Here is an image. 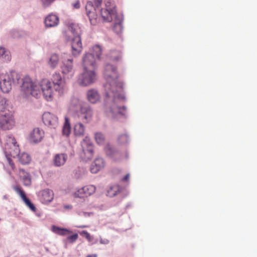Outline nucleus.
<instances>
[{
  "label": "nucleus",
  "instance_id": "obj_46",
  "mask_svg": "<svg viewBox=\"0 0 257 257\" xmlns=\"http://www.w3.org/2000/svg\"><path fill=\"white\" fill-rule=\"evenodd\" d=\"M85 257H97V254H95V253L90 254H88Z\"/></svg>",
  "mask_w": 257,
  "mask_h": 257
},
{
  "label": "nucleus",
  "instance_id": "obj_36",
  "mask_svg": "<svg viewBox=\"0 0 257 257\" xmlns=\"http://www.w3.org/2000/svg\"><path fill=\"white\" fill-rule=\"evenodd\" d=\"M55 0H41L43 6L44 8L49 7Z\"/></svg>",
  "mask_w": 257,
  "mask_h": 257
},
{
  "label": "nucleus",
  "instance_id": "obj_41",
  "mask_svg": "<svg viewBox=\"0 0 257 257\" xmlns=\"http://www.w3.org/2000/svg\"><path fill=\"white\" fill-rule=\"evenodd\" d=\"M6 53L5 49L3 47H0V57L3 56Z\"/></svg>",
  "mask_w": 257,
  "mask_h": 257
},
{
  "label": "nucleus",
  "instance_id": "obj_10",
  "mask_svg": "<svg viewBox=\"0 0 257 257\" xmlns=\"http://www.w3.org/2000/svg\"><path fill=\"white\" fill-rule=\"evenodd\" d=\"M62 59V64L61 67L62 73L65 77H71L74 74L73 60L68 58L65 55L63 57Z\"/></svg>",
  "mask_w": 257,
  "mask_h": 257
},
{
  "label": "nucleus",
  "instance_id": "obj_15",
  "mask_svg": "<svg viewBox=\"0 0 257 257\" xmlns=\"http://www.w3.org/2000/svg\"><path fill=\"white\" fill-rule=\"evenodd\" d=\"M96 58L91 53H86L83 58L82 65L83 69L95 70Z\"/></svg>",
  "mask_w": 257,
  "mask_h": 257
},
{
  "label": "nucleus",
  "instance_id": "obj_42",
  "mask_svg": "<svg viewBox=\"0 0 257 257\" xmlns=\"http://www.w3.org/2000/svg\"><path fill=\"white\" fill-rule=\"evenodd\" d=\"M100 243H101V244H108V243L109 241H108L107 239H100Z\"/></svg>",
  "mask_w": 257,
  "mask_h": 257
},
{
  "label": "nucleus",
  "instance_id": "obj_26",
  "mask_svg": "<svg viewBox=\"0 0 257 257\" xmlns=\"http://www.w3.org/2000/svg\"><path fill=\"white\" fill-rule=\"evenodd\" d=\"M52 230L56 234L61 236H67L72 233V231L69 229L56 226H53Z\"/></svg>",
  "mask_w": 257,
  "mask_h": 257
},
{
  "label": "nucleus",
  "instance_id": "obj_21",
  "mask_svg": "<svg viewBox=\"0 0 257 257\" xmlns=\"http://www.w3.org/2000/svg\"><path fill=\"white\" fill-rule=\"evenodd\" d=\"M41 200L43 203L47 204L51 202L54 198L53 191L50 189H45L42 191Z\"/></svg>",
  "mask_w": 257,
  "mask_h": 257
},
{
  "label": "nucleus",
  "instance_id": "obj_45",
  "mask_svg": "<svg viewBox=\"0 0 257 257\" xmlns=\"http://www.w3.org/2000/svg\"><path fill=\"white\" fill-rule=\"evenodd\" d=\"M85 233H88L87 231L86 230H83L81 232H80V234L81 235V236H83L85 237H86V234Z\"/></svg>",
  "mask_w": 257,
  "mask_h": 257
},
{
  "label": "nucleus",
  "instance_id": "obj_34",
  "mask_svg": "<svg viewBox=\"0 0 257 257\" xmlns=\"http://www.w3.org/2000/svg\"><path fill=\"white\" fill-rule=\"evenodd\" d=\"M95 139L96 143L99 145H103L105 142V138L103 134L97 133L95 135Z\"/></svg>",
  "mask_w": 257,
  "mask_h": 257
},
{
  "label": "nucleus",
  "instance_id": "obj_24",
  "mask_svg": "<svg viewBox=\"0 0 257 257\" xmlns=\"http://www.w3.org/2000/svg\"><path fill=\"white\" fill-rule=\"evenodd\" d=\"M67 159V156L65 154H58L54 158V163L56 166L63 165Z\"/></svg>",
  "mask_w": 257,
  "mask_h": 257
},
{
  "label": "nucleus",
  "instance_id": "obj_9",
  "mask_svg": "<svg viewBox=\"0 0 257 257\" xmlns=\"http://www.w3.org/2000/svg\"><path fill=\"white\" fill-rule=\"evenodd\" d=\"M39 85L40 87V92L42 91L45 99L48 101L51 100L55 91L51 81L44 79L41 81Z\"/></svg>",
  "mask_w": 257,
  "mask_h": 257
},
{
  "label": "nucleus",
  "instance_id": "obj_4",
  "mask_svg": "<svg viewBox=\"0 0 257 257\" xmlns=\"http://www.w3.org/2000/svg\"><path fill=\"white\" fill-rule=\"evenodd\" d=\"M21 91L24 97H28L31 95L38 97L40 95V87L39 84L33 81L29 76H25L23 79Z\"/></svg>",
  "mask_w": 257,
  "mask_h": 257
},
{
  "label": "nucleus",
  "instance_id": "obj_23",
  "mask_svg": "<svg viewBox=\"0 0 257 257\" xmlns=\"http://www.w3.org/2000/svg\"><path fill=\"white\" fill-rule=\"evenodd\" d=\"M87 98L92 103H95L100 99V95L97 90L92 89L87 92Z\"/></svg>",
  "mask_w": 257,
  "mask_h": 257
},
{
  "label": "nucleus",
  "instance_id": "obj_44",
  "mask_svg": "<svg viewBox=\"0 0 257 257\" xmlns=\"http://www.w3.org/2000/svg\"><path fill=\"white\" fill-rule=\"evenodd\" d=\"M64 208L65 209H71L72 208V206L71 205H65L64 206Z\"/></svg>",
  "mask_w": 257,
  "mask_h": 257
},
{
  "label": "nucleus",
  "instance_id": "obj_19",
  "mask_svg": "<svg viewBox=\"0 0 257 257\" xmlns=\"http://www.w3.org/2000/svg\"><path fill=\"white\" fill-rule=\"evenodd\" d=\"M105 163L102 158L96 159L90 167V171L92 173H97L98 171L104 168Z\"/></svg>",
  "mask_w": 257,
  "mask_h": 257
},
{
  "label": "nucleus",
  "instance_id": "obj_14",
  "mask_svg": "<svg viewBox=\"0 0 257 257\" xmlns=\"http://www.w3.org/2000/svg\"><path fill=\"white\" fill-rule=\"evenodd\" d=\"M80 118L85 122L90 121L93 116V111L90 106L84 103L80 105Z\"/></svg>",
  "mask_w": 257,
  "mask_h": 257
},
{
  "label": "nucleus",
  "instance_id": "obj_6",
  "mask_svg": "<svg viewBox=\"0 0 257 257\" xmlns=\"http://www.w3.org/2000/svg\"><path fill=\"white\" fill-rule=\"evenodd\" d=\"M6 155H10L14 158L17 157L20 153L19 145L16 139L11 136H7L4 145Z\"/></svg>",
  "mask_w": 257,
  "mask_h": 257
},
{
  "label": "nucleus",
  "instance_id": "obj_31",
  "mask_svg": "<svg viewBox=\"0 0 257 257\" xmlns=\"http://www.w3.org/2000/svg\"><path fill=\"white\" fill-rule=\"evenodd\" d=\"M59 60L58 56L55 54H53L49 59L48 62L49 65L51 68H54L57 66Z\"/></svg>",
  "mask_w": 257,
  "mask_h": 257
},
{
  "label": "nucleus",
  "instance_id": "obj_40",
  "mask_svg": "<svg viewBox=\"0 0 257 257\" xmlns=\"http://www.w3.org/2000/svg\"><path fill=\"white\" fill-rule=\"evenodd\" d=\"M73 7L75 9H78L80 7V3H79V1H77L76 2H75L73 4Z\"/></svg>",
  "mask_w": 257,
  "mask_h": 257
},
{
  "label": "nucleus",
  "instance_id": "obj_5",
  "mask_svg": "<svg viewBox=\"0 0 257 257\" xmlns=\"http://www.w3.org/2000/svg\"><path fill=\"white\" fill-rule=\"evenodd\" d=\"M15 79L19 80L17 74L14 71L2 73L0 74V89L4 93L9 92L12 89Z\"/></svg>",
  "mask_w": 257,
  "mask_h": 257
},
{
  "label": "nucleus",
  "instance_id": "obj_28",
  "mask_svg": "<svg viewBox=\"0 0 257 257\" xmlns=\"http://www.w3.org/2000/svg\"><path fill=\"white\" fill-rule=\"evenodd\" d=\"M18 156L19 162L22 164H29L31 160L30 156L26 153H23L21 154L19 153Z\"/></svg>",
  "mask_w": 257,
  "mask_h": 257
},
{
  "label": "nucleus",
  "instance_id": "obj_25",
  "mask_svg": "<svg viewBox=\"0 0 257 257\" xmlns=\"http://www.w3.org/2000/svg\"><path fill=\"white\" fill-rule=\"evenodd\" d=\"M19 175L24 185H30L31 184V178L28 173L25 172L24 170L20 169L19 170Z\"/></svg>",
  "mask_w": 257,
  "mask_h": 257
},
{
  "label": "nucleus",
  "instance_id": "obj_43",
  "mask_svg": "<svg viewBox=\"0 0 257 257\" xmlns=\"http://www.w3.org/2000/svg\"><path fill=\"white\" fill-rule=\"evenodd\" d=\"M129 177H130V174H127L126 175H125L124 176V177L122 179V181H126L128 180L129 179Z\"/></svg>",
  "mask_w": 257,
  "mask_h": 257
},
{
  "label": "nucleus",
  "instance_id": "obj_8",
  "mask_svg": "<svg viewBox=\"0 0 257 257\" xmlns=\"http://www.w3.org/2000/svg\"><path fill=\"white\" fill-rule=\"evenodd\" d=\"M102 3V0H94V5L92 2H88L87 3L85 8L87 15L89 18L90 23L95 25L97 22V15L96 14V10L99 9Z\"/></svg>",
  "mask_w": 257,
  "mask_h": 257
},
{
  "label": "nucleus",
  "instance_id": "obj_2",
  "mask_svg": "<svg viewBox=\"0 0 257 257\" xmlns=\"http://www.w3.org/2000/svg\"><path fill=\"white\" fill-rule=\"evenodd\" d=\"M6 100L0 98V127L4 130H9L15 125L14 114L11 111L6 109Z\"/></svg>",
  "mask_w": 257,
  "mask_h": 257
},
{
  "label": "nucleus",
  "instance_id": "obj_32",
  "mask_svg": "<svg viewBox=\"0 0 257 257\" xmlns=\"http://www.w3.org/2000/svg\"><path fill=\"white\" fill-rule=\"evenodd\" d=\"M109 57L112 60L118 61L121 58V53L118 51L112 50L109 52Z\"/></svg>",
  "mask_w": 257,
  "mask_h": 257
},
{
  "label": "nucleus",
  "instance_id": "obj_7",
  "mask_svg": "<svg viewBox=\"0 0 257 257\" xmlns=\"http://www.w3.org/2000/svg\"><path fill=\"white\" fill-rule=\"evenodd\" d=\"M97 79L94 69H83V72L79 75L78 82L82 86H88L93 83Z\"/></svg>",
  "mask_w": 257,
  "mask_h": 257
},
{
  "label": "nucleus",
  "instance_id": "obj_12",
  "mask_svg": "<svg viewBox=\"0 0 257 257\" xmlns=\"http://www.w3.org/2000/svg\"><path fill=\"white\" fill-rule=\"evenodd\" d=\"M95 187L93 185H89L85 186L78 189L73 193V196L74 198H84L87 197L95 191Z\"/></svg>",
  "mask_w": 257,
  "mask_h": 257
},
{
  "label": "nucleus",
  "instance_id": "obj_35",
  "mask_svg": "<svg viewBox=\"0 0 257 257\" xmlns=\"http://www.w3.org/2000/svg\"><path fill=\"white\" fill-rule=\"evenodd\" d=\"M78 234L77 233H75L73 235L68 236L67 237L66 239L68 242H69L70 243H73V242H75L78 239Z\"/></svg>",
  "mask_w": 257,
  "mask_h": 257
},
{
  "label": "nucleus",
  "instance_id": "obj_47",
  "mask_svg": "<svg viewBox=\"0 0 257 257\" xmlns=\"http://www.w3.org/2000/svg\"><path fill=\"white\" fill-rule=\"evenodd\" d=\"M83 214H84V215L85 216H86V215H87L89 216V215H90V213H86V212H84V213H83Z\"/></svg>",
  "mask_w": 257,
  "mask_h": 257
},
{
  "label": "nucleus",
  "instance_id": "obj_1",
  "mask_svg": "<svg viewBox=\"0 0 257 257\" xmlns=\"http://www.w3.org/2000/svg\"><path fill=\"white\" fill-rule=\"evenodd\" d=\"M104 76L106 83L104 85L106 96V103L104 105V113L110 117H115L118 114L124 115L126 108L124 106L118 107L114 100L116 98L123 99V83L117 80V73L116 68L113 65H106Z\"/></svg>",
  "mask_w": 257,
  "mask_h": 257
},
{
  "label": "nucleus",
  "instance_id": "obj_37",
  "mask_svg": "<svg viewBox=\"0 0 257 257\" xmlns=\"http://www.w3.org/2000/svg\"><path fill=\"white\" fill-rule=\"evenodd\" d=\"M122 29V26L120 24H116L114 25L113 30L117 33H119L121 31Z\"/></svg>",
  "mask_w": 257,
  "mask_h": 257
},
{
  "label": "nucleus",
  "instance_id": "obj_39",
  "mask_svg": "<svg viewBox=\"0 0 257 257\" xmlns=\"http://www.w3.org/2000/svg\"><path fill=\"white\" fill-rule=\"evenodd\" d=\"M86 234V239L89 241L91 242L92 241L93 237L89 233H85Z\"/></svg>",
  "mask_w": 257,
  "mask_h": 257
},
{
  "label": "nucleus",
  "instance_id": "obj_48",
  "mask_svg": "<svg viewBox=\"0 0 257 257\" xmlns=\"http://www.w3.org/2000/svg\"><path fill=\"white\" fill-rule=\"evenodd\" d=\"M121 137L124 138L125 140H126V139H127V137L125 135H123V136H121Z\"/></svg>",
  "mask_w": 257,
  "mask_h": 257
},
{
  "label": "nucleus",
  "instance_id": "obj_20",
  "mask_svg": "<svg viewBox=\"0 0 257 257\" xmlns=\"http://www.w3.org/2000/svg\"><path fill=\"white\" fill-rule=\"evenodd\" d=\"M58 17L54 14H50L45 19V24L46 27L50 28L55 27L59 24Z\"/></svg>",
  "mask_w": 257,
  "mask_h": 257
},
{
  "label": "nucleus",
  "instance_id": "obj_16",
  "mask_svg": "<svg viewBox=\"0 0 257 257\" xmlns=\"http://www.w3.org/2000/svg\"><path fill=\"white\" fill-rule=\"evenodd\" d=\"M42 119L45 125L51 127H56L58 124V119L56 115L49 112H45Z\"/></svg>",
  "mask_w": 257,
  "mask_h": 257
},
{
  "label": "nucleus",
  "instance_id": "obj_30",
  "mask_svg": "<svg viewBox=\"0 0 257 257\" xmlns=\"http://www.w3.org/2000/svg\"><path fill=\"white\" fill-rule=\"evenodd\" d=\"M74 134L77 136H82L85 132L84 126L81 123H78L74 126Z\"/></svg>",
  "mask_w": 257,
  "mask_h": 257
},
{
  "label": "nucleus",
  "instance_id": "obj_27",
  "mask_svg": "<svg viewBox=\"0 0 257 257\" xmlns=\"http://www.w3.org/2000/svg\"><path fill=\"white\" fill-rule=\"evenodd\" d=\"M121 188L118 185H114L110 186L107 190V195L110 197H112L116 195L120 192Z\"/></svg>",
  "mask_w": 257,
  "mask_h": 257
},
{
  "label": "nucleus",
  "instance_id": "obj_49",
  "mask_svg": "<svg viewBox=\"0 0 257 257\" xmlns=\"http://www.w3.org/2000/svg\"><path fill=\"white\" fill-rule=\"evenodd\" d=\"M86 227L85 226H83L81 227Z\"/></svg>",
  "mask_w": 257,
  "mask_h": 257
},
{
  "label": "nucleus",
  "instance_id": "obj_18",
  "mask_svg": "<svg viewBox=\"0 0 257 257\" xmlns=\"http://www.w3.org/2000/svg\"><path fill=\"white\" fill-rule=\"evenodd\" d=\"M44 136V132L39 128H35L31 133L30 140L31 142L37 143L42 141Z\"/></svg>",
  "mask_w": 257,
  "mask_h": 257
},
{
  "label": "nucleus",
  "instance_id": "obj_13",
  "mask_svg": "<svg viewBox=\"0 0 257 257\" xmlns=\"http://www.w3.org/2000/svg\"><path fill=\"white\" fill-rule=\"evenodd\" d=\"M51 80V83L55 91H58L59 93H62L66 86L65 81L62 79L61 75L59 73H54L52 75Z\"/></svg>",
  "mask_w": 257,
  "mask_h": 257
},
{
  "label": "nucleus",
  "instance_id": "obj_22",
  "mask_svg": "<svg viewBox=\"0 0 257 257\" xmlns=\"http://www.w3.org/2000/svg\"><path fill=\"white\" fill-rule=\"evenodd\" d=\"M101 17L105 22H110L112 20V16L114 14V11L111 8L101 9L100 11Z\"/></svg>",
  "mask_w": 257,
  "mask_h": 257
},
{
  "label": "nucleus",
  "instance_id": "obj_33",
  "mask_svg": "<svg viewBox=\"0 0 257 257\" xmlns=\"http://www.w3.org/2000/svg\"><path fill=\"white\" fill-rule=\"evenodd\" d=\"M93 54L96 59H99L101 55L102 50L101 47L98 45H95L92 48Z\"/></svg>",
  "mask_w": 257,
  "mask_h": 257
},
{
  "label": "nucleus",
  "instance_id": "obj_3",
  "mask_svg": "<svg viewBox=\"0 0 257 257\" xmlns=\"http://www.w3.org/2000/svg\"><path fill=\"white\" fill-rule=\"evenodd\" d=\"M69 31L72 35V38L68 39L71 46L72 54L73 56H77L82 50L80 28L74 24H71L69 27Z\"/></svg>",
  "mask_w": 257,
  "mask_h": 257
},
{
  "label": "nucleus",
  "instance_id": "obj_17",
  "mask_svg": "<svg viewBox=\"0 0 257 257\" xmlns=\"http://www.w3.org/2000/svg\"><path fill=\"white\" fill-rule=\"evenodd\" d=\"M14 190L21 197L22 199L25 202V204L33 211L35 212L36 208L34 205L31 202V201L27 198L25 193L22 189L21 187L19 185H17L13 187Z\"/></svg>",
  "mask_w": 257,
  "mask_h": 257
},
{
  "label": "nucleus",
  "instance_id": "obj_11",
  "mask_svg": "<svg viewBox=\"0 0 257 257\" xmlns=\"http://www.w3.org/2000/svg\"><path fill=\"white\" fill-rule=\"evenodd\" d=\"M82 153L81 156L86 160L91 159L93 156V147L88 137H86L81 143Z\"/></svg>",
  "mask_w": 257,
  "mask_h": 257
},
{
  "label": "nucleus",
  "instance_id": "obj_38",
  "mask_svg": "<svg viewBox=\"0 0 257 257\" xmlns=\"http://www.w3.org/2000/svg\"><path fill=\"white\" fill-rule=\"evenodd\" d=\"M8 156L9 155L6 156H7V161H8V163H9V165L11 167L12 169H14V168H15L14 163L12 161V160L9 157H8Z\"/></svg>",
  "mask_w": 257,
  "mask_h": 257
},
{
  "label": "nucleus",
  "instance_id": "obj_29",
  "mask_svg": "<svg viewBox=\"0 0 257 257\" xmlns=\"http://www.w3.org/2000/svg\"><path fill=\"white\" fill-rule=\"evenodd\" d=\"M71 132V126L69 119L67 117H65V123L63 126L62 133L63 135L68 137Z\"/></svg>",
  "mask_w": 257,
  "mask_h": 257
}]
</instances>
